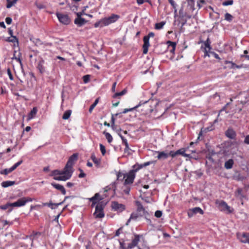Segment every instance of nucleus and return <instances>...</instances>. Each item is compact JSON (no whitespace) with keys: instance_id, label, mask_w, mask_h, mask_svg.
<instances>
[{"instance_id":"nucleus-10","label":"nucleus","mask_w":249,"mask_h":249,"mask_svg":"<svg viewBox=\"0 0 249 249\" xmlns=\"http://www.w3.org/2000/svg\"><path fill=\"white\" fill-rule=\"evenodd\" d=\"M238 239L242 243L249 244V233L238 232L237 233Z\"/></svg>"},{"instance_id":"nucleus-13","label":"nucleus","mask_w":249,"mask_h":249,"mask_svg":"<svg viewBox=\"0 0 249 249\" xmlns=\"http://www.w3.org/2000/svg\"><path fill=\"white\" fill-rule=\"evenodd\" d=\"M94 215L96 218H101L104 217L103 208L101 205H97L95 208Z\"/></svg>"},{"instance_id":"nucleus-17","label":"nucleus","mask_w":249,"mask_h":249,"mask_svg":"<svg viewBox=\"0 0 249 249\" xmlns=\"http://www.w3.org/2000/svg\"><path fill=\"white\" fill-rule=\"evenodd\" d=\"M137 212L138 213L140 214L141 216H146V214H148L147 212H146L141 203L139 202H137Z\"/></svg>"},{"instance_id":"nucleus-25","label":"nucleus","mask_w":249,"mask_h":249,"mask_svg":"<svg viewBox=\"0 0 249 249\" xmlns=\"http://www.w3.org/2000/svg\"><path fill=\"white\" fill-rule=\"evenodd\" d=\"M168 49L170 52L172 53H174L176 47V43L175 42L168 41L167 42Z\"/></svg>"},{"instance_id":"nucleus-12","label":"nucleus","mask_w":249,"mask_h":249,"mask_svg":"<svg viewBox=\"0 0 249 249\" xmlns=\"http://www.w3.org/2000/svg\"><path fill=\"white\" fill-rule=\"evenodd\" d=\"M185 149L184 148H181L178 150L176 151H171L169 152V155L172 157L174 158L178 155H181L184 157H190V155L186 154L185 153Z\"/></svg>"},{"instance_id":"nucleus-19","label":"nucleus","mask_w":249,"mask_h":249,"mask_svg":"<svg viewBox=\"0 0 249 249\" xmlns=\"http://www.w3.org/2000/svg\"><path fill=\"white\" fill-rule=\"evenodd\" d=\"M51 185L53 186L56 189L60 191L63 195H66V191L63 185L54 182L51 183Z\"/></svg>"},{"instance_id":"nucleus-11","label":"nucleus","mask_w":249,"mask_h":249,"mask_svg":"<svg viewBox=\"0 0 249 249\" xmlns=\"http://www.w3.org/2000/svg\"><path fill=\"white\" fill-rule=\"evenodd\" d=\"M111 206L114 211L119 213H121L125 210V206L124 205L119 203L117 201H112Z\"/></svg>"},{"instance_id":"nucleus-8","label":"nucleus","mask_w":249,"mask_h":249,"mask_svg":"<svg viewBox=\"0 0 249 249\" xmlns=\"http://www.w3.org/2000/svg\"><path fill=\"white\" fill-rule=\"evenodd\" d=\"M120 18V16L117 14H112L108 17L103 18L104 24L106 26L109 25L117 21Z\"/></svg>"},{"instance_id":"nucleus-24","label":"nucleus","mask_w":249,"mask_h":249,"mask_svg":"<svg viewBox=\"0 0 249 249\" xmlns=\"http://www.w3.org/2000/svg\"><path fill=\"white\" fill-rule=\"evenodd\" d=\"M226 136L231 139H233L236 137L235 132L232 129H228L225 133Z\"/></svg>"},{"instance_id":"nucleus-7","label":"nucleus","mask_w":249,"mask_h":249,"mask_svg":"<svg viewBox=\"0 0 249 249\" xmlns=\"http://www.w3.org/2000/svg\"><path fill=\"white\" fill-rule=\"evenodd\" d=\"M33 199L29 197H23L17 201L12 203V207H20L24 206L27 202H32Z\"/></svg>"},{"instance_id":"nucleus-21","label":"nucleus","mask_w":249,"mask_h":249,"mask_svg":"<svg viewBox=\"0 0 249 249\" xmlns=\"http://www.w3.org/2000/svg\"><path fill=\"white\" fill-rule=\"evenodd\" d=\"M87 22V21L82 18H76L74 20V23L78 27H81Z\"/></svg>"},{"instance_id":"nucleus-49","label":"nucleus","mask_w":249,"mask_h":249,"mask_svg":"<svg viewBox=\"0 0 249 249\" xmlns=\"http://www.w3.org/2000/svg\"><path fill=\"white\" fill-rule=\"evenodd\" d=\"M118 114H119L118 113H116L114 115H113V114L112 115L111 118V127L112 129H114V127H115V119L114 118V116L116 117L118 115Z\"/></svg>"},{"instance_id":"nucleus-40","label":"nucleus","mask_w":249,"mask_h":249,"mask_svg":"<svg viewBox=\"0 0 249 249\" xmlns=\"http://www.w3.org/2000/svg\"><path fill=\"white\" fill-rule=\"evenodd\" d=\"M6 41L9 42L15 43L16 42L17 44L18 43V39L15 36H12V37H9L6 39Z\"/></svg>"},{"instance_id":"nucleus-34","label":"nucleus","mask_w":249,"mask_h":249,"mask_svg":"<svg viewBox=\"0 0 249 249\" xmlns=\"http://www.w3.org/2000/svg\"><path fill=\"white\" fill-rule=\"evenodd\" d=\"M15 184V181H10V180H7V181H4L2 182L1 183V186L3 188H7L8 187L12 186Z\"/></svg>"},{"instance_id":"nucleus-22","label":"nucleus","mask_w":249,"mask_h":249,"mask_svg":"<svg viewBox=\"0 0 249 249\" xmlns=\"http://www.w3.org/2000/svg\"><path fill=\"white\" fill-rule=\"evenodd\" d=\"M153 163V161H149L145 162L141 164H136L133 166V168H135L136 169H137V170L138 171L140 169H142V168H143V167H145L148 165H150V164H152Z\"/></svg>"},{"instance_id":"nucleus-30","label":"nucleus","mask_w":249,"mask_h":249,"mask_svg":"<svg viewBox=\"0 0 249 249\" xmlns=\"http://www.w3.org/2000/svg\"><path fill=\"white\" fill-rule=\"evenodd\" d=\"M116 182H113L111 183L110 185L106 186L104 188V191L105 192H107L109 190H112L114 192L116 190Z\"/></svg>"},{"instance_id":"nucleus-52","label":"nucleus","mask_w":249,"mask_h":249,"mask_svg":"<svg viewBox=\"0 0 249 249\" xmlns=\"http://www.w3.org/2000/svg\"><path fill=\"white\" fill-rule=\"evenodd\" d=\"M128 185L124 186V188L123 189V192L126 195H129L131 189L130 187Z\"/></svg>"},{"instance_id":"nucleus-35","label":"nucleus","mask_w":249,"mask_h":249,"mask_svg":"<svg viewBox=\"0 0 249 249\" xmlns=\"http://www.w3.org/2000/svg\"><path fill=\"white\" fill-rule=\"evenodd\" d=\"M104 20L103 18L101 19L98 21L95 22L94 24V26L95 28L100 27L102 28L104 26H106L105 24H104Z\"/></svg>"},{"instance_id":"nucleus-37","label":"nucleus","mask_w":249,"mask_h":249,"mask_svg":"<svg viewBox=\"0 0 249 249\" xmlns=\"http://www.w3.org/2000/svg\"><path fill=\"white\" fill-rule=\"evenodd\" d=\"M90 158L93 162L97 165V166H99L100 164V159L96 158L95 155L94 154L91 155Z\"/></svg>"},{"instance_id":"nucleus-58","label":"nucleus","mask_w":249,"mask_h":249,"mask_svg":"<svg viewBox=\"0 0 249 249\" xmlns=\"http://www.w3.org/2000/svg\"><path fill=\"white\" fill-rule=\"evenodd\" d=\"M83 80L85 83H87L89 81L90 76L89 75H85L83 77Z\"/></svg>"},{"instance_id":"nucleus-55","label":"nucleus","mask_w":249,"mask_h":249,"mask_svg":"<svg viewBox=\"0 0 249 249\" xmlns=\"http://www.w3.org/2000/svg\"><path fill=\"white\" fill-rule=\"evenodd\" d=\"M206 3V1L204 0H199L197 2V5L199 9H200L203 4Z\"/></svg>"},{"instance_id":"nucleus-1","label":"nucleus","mask_w":249,"mask_h":249,"mask_svg":"<svg viewBox=\"0 0 249 249\" xmlns=\"http://www.w3.org/2000/svg\"><path fill=\"white\" fill-rule=\"evenodd\" d=\"M72 173L68 169H66V167L63 170H54L52 172V176L53 177V178L55 180L66 181L69 179L72 176Z\"/></svg>"},{"instance_id":"nucleus-46","label":"nucleus","mask_w":249,"mask_h":249,"mask_svg":"<svg viewBox=\"0 0 249 249\" xmlns=\"http://www.w3.org/2000/svg\"><path fill=\"white\" fill-rule=\"evenodd\" d=\"M103 133L105 135L106 138L107 140V142L109 143H110L111 142H112V141L113 140V138H112V136L110 135V134H109L108 132H104Z\"/></svg>"},{"instance_id":"nucleus-16","label":"nucleus","mask_w":249,"mask_h":249,"mask_svg":"<svg viewBox=\"0 0 249 249\" xmlns=\"http://www.w3.org/2000/svg\"><path fill=\"white\" fill-rule=\"evenodd\" d=\"M203 44L205 46L204 48V53H205V56H209L208 53L210 52V50L212 49L211 47V41L209 37L207 38L206 40L204 41Z\"/></svg>"},{"instance_id":"nucleus-3","label":"nucleus","mask_w":249,"mask_h":249,"mask_svg":"<svg viewBox=\"0 0 249 249\" xmlns=\"http://www.w3.org/2000/svg\"><path fill=\"white\" fill-rule=\"evenodd\" d=\"M215 204L220 211H227L228 213H231L234 211V209L229 206L227 203L222 200H216Z\"/></svg>"},{"instance_id":"nucleus-32","label":"nucleus","mask_w":249,"mask_h":249,"mask_svg":"<svg viewBox=\"0 0 249 249\" xmlns=\"http://www.w3.org/2000/svg\"><path fill=\"white\" fill-rule=\"evenodd\" d=\"M156 152L158 153L157 158L159 160L160 159H166L168 157V156H170L169 153V154L166 153L164 151H162V152L157 151Z\"/></svg>"},{"instance_id":"nucleus-2","label":"nucleus","mask_w":249,"mask_h":249,"mask_svg":"<svg viewBox=\"0 0 249 249\" xmlns=\"http://www.w3.org/2000/svg\"><path fill=\"white\" fill-rule=\"evenodd\" d=\"M153 102V101L150 100L145 101H141L138 105L136 106V107H137V108L142 107L141 110L142 112V113L147 114L153 111L154 107L152 106Z\"/></svg>"},{"instance_id":"nucleus-54","label":"nucleus","mask_w":249,"mask_h":249,"mask_svg":"<svg viewBox=\"0 0 249 249\" xmlns=\"http://www.w3.org/2000/svg\"><path fill=\"white\" fill-rule=\"evenodd\" d=\"M246 177L242 176L241 174H238L236 177V179L238 181H243L246 179Z\"/></svg>"},{"instance_id":"nucleus-60","label":"nucleus","mask_w":249,"mask_h":249,"mask_svg":"<svg viewBox=\"0 0 249 249\" xmlns=\"http://www.w3.org/2000/svg\"><path fill=\"white\" fill-rule=\"evenodd\" d=\"M7 74L9 76V79L11 80H13L14 79V78H13V76L12 75V72H11V71L10 68L7 69Z\"/></svg>"},{"instance_id":"nucleus-4","label":"nucleus","mask_w":249,"mask_h":249,"mask_svg":"<svg viewBox=\"0 0 249 249\" xmlns=\"http://www.w3.org/2000/svg\"><path fill=\"white\" fill-rule=\"evenodd\" d=\"M137 171L135 168H133L132 170L129 171L128 173H126L124 186L130 185L133 183L136 177V173Z\"/></svg>"},{"instance_id":"nucleus-42","label":"nucleus","mask_w":249,"mask_h":249,"mask_svg":"<svg viewBox=\"0 0 249 249\" xmlns=\"http://www.w3.org/2000/svg\"><path fill=\"white\" fill-rule=\"evenodd\" d=\"M71 114V110H66L64 112V114H63V115L62 116L63 119H64V120H67V119H68L70 118Z\"/></svg>"},{"instance_id":"nucleus-45","label":"nucleus","mask_w":249,"mask_h":249,"mask_svg":"<svg viewBox=\"0 0 249 249\" xmlns=\"http://www.w3.org/2000/svg\"><path fill=\"white\" fill-rule=\"evenodd\" d=\"M127 92V90L126 89H123L122 91L120 92L115 93L112 96L113 98H115L119 96H122L124 95Z\"/></svg>"},{"instance_id":"nucleus-50","label":"nucleus","mask_w":249,"mask_h":249,"mask_svg":"<svg viewBox=\"0 0 249 249\" xmlns=\"http://www.w3.org/2000/svg\"><path fill=\"white\" fill-rule=\"evenodd\" d=\"M18 1V0H12V1L10 0L8 3H7V8H10L12 6L14 5Z\"/></svg>"},{"instance_id":"nucleus-53","label":"nucleus","mask_w":249,"mask_h":249,"mask_svg":"<svg viewBox=\"0 0 249 249\" xmlns=\"http://www.w3.org/2000/svg\"><path fill=\"white\" fill-rule=\"evenodd\" d=\"M100 149L101 152V153L103 155H105L106 153V150L105 146L102 143H100L99 144Z\"/></svg>"},{"instance_id":"nucleus-9","label":"nucleus","mask_w":249,"mask_h":249,"mask_svg":"<svg viewBox=\"0 0 249 249\" xmlns=\"http://www.w3.org/2000/svg\"><path fill=\"white\" fill-rule=\"evenodd\" d=\"M59 21L64 25H68L71 22V19L66 14H63L60 13L56 14Z\"/></svg>"},{"instance_id":"nucleus-43","label":"nucleus","mask_w":249,"mask_h":249,"mask_svg":"<svg viewBox=\"0 0 249 249\" xmlns=\"http://www.w3.org/2000/svg\"><path fill=\"white\" fill-rule=\"evenodd\" d=\"M165 24V21H161L160 22L157 23L155 24V28L156 30L161 29L163 27V26Z\"/></svg>"},{"instance_id":"nucleus-48","label":"nucleus","mask_w":249,"mask_h":249,"mask_svg":"<svg viewBox=\"0 0 249 249\" xmlns=\"http://www.w3.org/2000/svg\"><path fill=\"white\" fill-rule=\"evenodd\" d=\"M233 18V16L228 13H226L225 14V19L229 22H231Z\"/></svg>"},{"instance_id":"nucleus-27","label":"nucleus","mask_w":249,"mask_h":249,"mask_svg":"<svg viewBox=\"0 0 249 249\" xmlns=\"http://www.w3.org/2000/svg\"><path fill=\"white\" fill-rule=\"evenodd\" d=\"M116 175L117 177V180L123 181L125 178L126 173H124L120 170L118 172H116Z\"/></svg>"},{"instance_id":"nucleus-56","label":"nucleus","mask_w":249,"mask_h":249,"mask_svg":"<svg viewBox=\"0 0 249 249\" xmlns=\"http://www.w3.org/2000/svg\"><path fill=\"white\" fill-rule=\"evenodd\" d=\"M233 0H228L224 1L222 3V5L224 6H228L231 5L233 4Z\"/></svg>"},{"instance_id":"nucleus-28","label":"nucleus","mask_w":249,"mask_h":249,"mask_svg":"<svg viewBox=\"0 0 249 249\" xmlns=\"http://www.w3.org/2000/svg\"><path fill=\"white\" fill-rule=\"evenodd\" d=\"M139 216H141L140 215V214L138 213H132L131 214L129 218L128 219L127 221L126 222V225H128L131 220H136L137 218L139 217Z\"/></svg>"},{"instance_id":"nucleus-57","label":"nucleus","mask_w":249,"mask_h":249,"mask_svg":"<svg viewBox=\"0 0 249 249\" xmlns=\"http://www.w3.org/2000/svg\"><path fill=\"white\" fill-rule=\"evenodd\" d=\"M23 162L22 160H20L12 166V169L15 170L18 166Z\"/></svg>"},{"instance_id":"nucleus-61","label":"nucleus","mask_w":249,"mask_h":249,"mask_svg":"<svg viewBox=\"0 0 249 249\" xmlns=\"http://www.w3.org/2000/svg\"><path fill=\"white\" fill-rule=\"evenodd\" d=\"M120 249H129L128 246L127 248L124 247V242L120 241Z\"/></svg>"},{"instance_id":"nucleus-14","label":"nucleus","mask_w":249,"mask_h":249,"mask_svg":"<svg viewBox=\"0 0 249 249\" xmlns=\"http://www.w3.org/2000/svg\"><path fill=\"white\" fill-rule=\"evenodd\" d=\"M197 213L203 214L204 213V212L200 207H195L189 210L188 212V215L189 217H191L193 216L194 214Z\"/></svg>"},{"instance_id":"nucleus-18","label":"nucleus","mask_w":249,"mask_h":249,"mask_svg":"<svg viewBox=\"0 0 249 249\" xmlns=\"http://www.w3.org/2000/svg\"><path fill=\"white\" fill-rule=\"evenodd\" d=\"M103 197H102L100 194L99 193H96L95 194V195L89 198V200L90 201L92 202V206L93 205H95L96 204H97L99 201L100 200H102V199H103Z\"/></svg>"},{"instance_id":"nucleus-38","label":"nucleus","mask_w":249,"mask_h":249,"mask_svg":"<svg viewBox=\"0 0 249 249\" xmlns=\"http://www.w3.org/2000/svg\"><path fill=\"white\" fill-rule=\"evenodd\" d=\"M117 133L119 135V136L120 137L122 140L123 143L124 144L125 146H127L128 145V143L127 142V140L124 138V137L122 136V135L120 133V131H121V129H120L119 130H117Z\"/></svg>"},{"instance_id":"nucleus-36","label":"nucleus","mask_w":249,"mask_h":249,"mask_svg":"<svg viewBox=\"0 0 249 249\" xmlns=\"http://www.w3.org/2000/svg\"><path fill=\"white\" fill-rule=\"evenodd\" d=\"M37 111V108L36 107H33L32 110L31 111L30 113L28 115V119H33L36 114Z\"/></svg>"},{"instance_id":"nucleus-44","label":"nucleus","mask_w":249,"mask_h":249,"mask_svg":"<svg viewBox=\"0 0 249 249\" xmlns=\"http://www.w3.org/2000/svg\"><path fill=\"white\" fill-rule=\"evenodd\" d=\"M188 6L190 7V8L194 11L195 10V1L194 0H187Z\"/></svg>"},{"instance_id":"nucleus-59","label":"nucleus","mask_w":249,"mask_h":249,"mask_svg":"<svg viewBox=\"0 0 249 249\" xmlns=\"http://www.w3.org/2000/svg\"><path fill=\"white\" fill-rule=\"evenodd\" d=\"M162 214V213L161 211H156L155 213V216L157 218H160Z\"/></svg>"},{"instance_id":"nucleus-23","label":"nucleus","mask_w":249,"mask_h":249,"mask_svg":"<svg viewBox=\"0 0 249 249\" xmlns=\"http://www.w3.org/2000/svg\"><path fill=\"white\" fill-rule=\"evenodd\" d=\"M44 60L43 59L40 60L37 64V69L41 73H43L45 72V68L44 66Z\"/></svg>"},{"instance_id":"nucleus-51","label":"nucleus","mask_w":249,"mask_h":249,"mask_svg":"<svg viewBox=\"0 0 249 249\" xmlns=\"http://www.w3.org/2000/svg\"><path fill=\"white\" fill-rule=\"evenodd\" d=\"M10 207H12V203H7L5 205H1L0 206V209L3 210H5Z\"/></svg>"},{"instance_id":"nucleus-33","label":"nucleus","mask_w":249,"mask_h":249,"mask_svg":"<svg viewBox=\"0 0 249 249\" xmlns=\"http://www.w3.org/2000/svg\"><path fill=\"white\" fill-rule=\"evenodd\" d=\"M225 64H230L231 66L229 67L230 69H235V68L240 69V68H242V65H237L236 64H235L234 63L232 62V61H228V60H226L225 61Z\"/></svg>"},{"instance_id":"nucleus-62","label":"nucleus","mask_w":249,"mask_h":249,"mask_svg":"<svg viewBox=\"0 0 249 249\" xmlns=\"http://www.w3.org/2000/svg\"><path fill=\"white\" fill-rule=\"evenodd\" d=\"M244 142L246 144L249 145V135H248L245 137Z\"/></svg>"},{"instance_id":"nucleus-5","label":"nucleus","mask_w":249,"mask_h":249,"mask_svg":"<svg viewBox=\"0 0 249 249\" xmlns=\"http://www.w3.org/2000/svg\"><path fill=\"white\" fill-rule=\"evenodd\" d=\"M78 153L73 154L70 158L65 165L66 169H68L71 173H73V165L74 162L78 160Z\"/></svg>"},{"instance_id":"nucleus-26","label":"nucleus","mask_w":249,"mask_h":249,"mask_svg":"<svg viewBox=\"0 0 249 249\" xmlns=\"http://www.w3.org/2000/svg\"><path fill=\"white\" fill-rule=\"evenodd\" d=\"M235 196L241 200L245 198V196L243 193V189L241 188H238L235 192Z\"/></svg>"},{"instance_id":"nucleus-15","label":"nucleus","mask_w":249,"mask_h":249,"mask_svg":"<svg viewBox=\"0 0 249 249\" xmlns=\"http://www.w3.org/2000/svg\"><path fill=\"white\" fill-rule=\"evenodd\" d=\"M142 235L139 234H135L134 238L132 239L131 243L128 244V248L129 249H132L136 247L140 242V237Z\"/></svg>"},{"instance_id":"nucleus-6","label":"nucleus","mask_w":249,"mask_h":249,"mask_svg":"<svg viewBox=\"0 0 249 249\" xmlns=\"http://www.w3.org/2000/svg\"><path fill=\"white\" fill-rule=\"evenodd\" d=\"M155 34L153 32H150L147 36L143 37V44L142 45L143 53L146 54L148 51V48L150 46L149 38L154 37Z\"/></svg>"},{"instance_id":"nucleus-64","label":"nucleus","mask_w":249,"mask_h":249,"mask_svg":"<svg viewBox=\"0 0 249 249\" xmlns=\"http://www.w3.org/2000/svg\"><path fill=\"white\" fill-rule=\"evenodd\" d=\"M168 1L169 3L171 4V5L172 6L173 8H175L176 7H177V4L173 0H168Z\"/></svg>"},{"instance_id":"nucleus-29","label":"nucleus","mask_w":249,"mask_h":249,"mask_svg":"<svg viewBox=\"0 0 249 249\" xmlns=\"http://www.w3.org/2000/svg\"><path fill=\"white\" fill-rule=\"evenodd\" d=\"M234 164V161L232 159H229L225 161L224 164V167L226 169H231L232 168Z\"/></svg>"},{"instance_id":"nucleus-31","label":"nucleus","mask_w":249,"mask_h":249,"mask_svg":"<svg viewBox=\"0 0 249 249\" xmlns=\"http://www.w3.org/2000/svg\"><path fill=\"white\" fill-rule=\"evenodd\" d=\"M69 197H70V196H66L65 197L64 200L63 201L58 203H53L52 202H49L48 207H50V208H51L52 209H54L57 208L58 206L64 203V201H65L67 198H68Z\"/></svg>"},{"instance_id":"nucleus-20","label":"nucleus","mask_w":249,"mask_h":249,"mask_svg":"<svg viewBox=\"0 0 249 249\" xmlns=\"http://www.w3.org/2000/svg\"><path fill=\"white\" fill-rule=\"evenodd\" d=\"M179 17L181 19H190L191 18L192 16L188 14L187 12H184L183 8L182 7L179 11Z\"/></svg>"},{"instance_id":"nucleus-41","label":"nucleus","mask_w":249,"mask_h":249,"mask_svg":"<svg viewBox=\"0 0 249 249\" xmlns=\"http://www.w3.org/2000/svg\"><path fill=\"white\" fill-rule=\"evenodd\" d=\"M20 56H21L20 54L18 55V57L15 56L14 55V57L12 58V59L16 60L19 63L20 65L21 68V69H22V71L23 72V74H25V73H24V72L23 71V64H22L21 60L20 59Z\"/></svg>"},{"instance_id":"nucleus-39","label":"nucleus","mask_w":249,"mask_h":249,"mask_svg":"<svg viewBox=\"0 0 249 249\" xmlns=\"http://www.w3.org/2000/svg\"><path fill=\"white\" fill-rule=\"evenodd\" d=\"M13 171H14V170L12 169V168L11 167L10 168H6V169H4L2 170H1L0 171V174L1 175H7L9 173L12 172Z\"/></svg>"},{"instance_id":"nucleus-63","label":"nucleus","mask_w":249,"mask_h":249,"mask_svg":"<svg viewBox=\"0 0 249 249\" xmlns=\"http://www.w3.org/2000/svg\"><path fill=\"white\" fill-rule=\"evenodd\" d=\"M12 19L11 18H10V17L6 18L5 22L7 24H8V25L11 24L12 23Z\"/></svg>"},{"instance_id":"nucleus-47","label":"nucleus","mask_w":249,"mask_h":249,"mask_svg":"<svg viewBox=\"0 0 249 249\" xmlns=\"http://www.w3.org/2000/svg\"><path fill=\"white\" fill-rule=\"evenodd\" d=\"M99 98H97L94 102L90 106L89 108V111L91 113L93 109L94 108V107H96V106L97 105V104L99 102Z\"/></svg>"}]
</instances>
